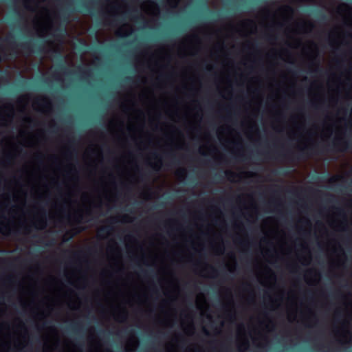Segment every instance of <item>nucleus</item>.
Returning a JSON list of instances; mask_svg holds the SVG:
<instances>
[{"label": "nucleus", "instance_id": "1", "mask_svg": "<svg viewBox=\"0 0 352 352\" xmlns=\"http://www.w3.org/2000/svg\"><path fill=\"white\" fill-rule=\"evenodd\" d=\"M118 34L120 36H126V35L128 34H126V33H122L120 31H118Z\"/></svg>", "mask_w": 352, "mask_h": 352}, {"label": "nucleus", "instance_id": "2", "mask_svg": "<svg viewBox=\"0 0 352 352\" xmlns=\"http://www.w3.org/2000/svg\"><path fill=\"white\" fill-rule=\"evenodd\" d=\"M168 1L170 2V6H174L175 2H172V0H168Z\"/></svg>", "mask_w": 352, "mask_h": 352}]
</instances>
